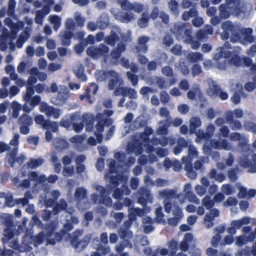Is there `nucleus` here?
I'll return each mask as SVG.
<instances>
[{"label":"nucleus","mask_w":256,"mask_h":256,"mask_svg":"<svg viewBox=\"0 0 256 256\" xmlns=\"http://www.w3.org/2000/svg\"><path fill=\"white\" fill-rule=\"evenodd\" d=\"M95 76L97 80L102 81L106 78L109 79L108 86L110 90L117 88V84L120 88L122 80L120 76L114 71L104 72L102 70H97L95 73Z\"/></svg>","instance_id":"6"},{"label":"nucleus","mask_w":256,"mask_h":256,"mask_svg":"<svg viewBox=\"0 0 256 256\" xmlns=\"http://www.w3.org/2000/svg\"><path fill=\"white\" fill-rule=\"evenodd\" d=\"M52 161L54 168V170L56 172H60L61 170V164L58 162V160L57 156L53 155L52 156Z\"/></svg>","instance_id":"61"},{"label":"nucleus","mask_w":256,"mask_h":256,"mask_svg":"<svg viewBox=\"0 0 256 256\" xmlns=\"http://www.w3.org/2000/svg\"><path fill=\"white\" fill-rule=\"evenodd\" d=\"M186 200H188V202H193L196 204H198L200 203L199 199L192 192H186L184 194V200H180V204H183L186 203Z\"/></svg>","instance_id":"30"},{"label":"nucleus","mask_w":256,"mask_h":256,"mask_svg":"<svg viewBox=\"0 0 256 256\" xmlns=\"http://www.w3.org/2000/svg\"><path fill=\"white\" fill-rule=\"evenodd\" d=\"M60 36L62 37V44L65 45L70 44V39L72 38V34L69 31L62 32Z\"/></svg>","instance_id":"55"},{"label":"nucleus","mask_w":256,"mask_h":256,"mask_svg":"<svg viewBox=\"0 0 256 256\" xmlns=\"http://www.w3.org/2000/svg\"><path fill=\"white\" fill-rule=\"evenodd\" d=\"M230 138L233 140H240L239 144L247 148L246 144L248 142L247 138L244 136H242L238 133L234 132L231 134Z\"/></svg>","instance_id":"37"},{"label":"nucleus","mask_w":256,"mask_h":256,"mask_svg":"<svg viewBox=\"0 0 256 256\" xmlns=\"http://www.w3.org/2000/svg\"><path fill=\"white\" fill-rule=\"evenodd\" d=\"M75 198L78 201V207L79 209L84 210L88 208L89 204L86 198V192L84 188H80L76 190Z\"/></svg>","instance_id":"14"},{"label":"nucleus","mask_w":256,"mask_h":256,"mask_svg":"<svg viewBox=\"0 0 256 256\" xmlns=\"http://www.w3.org/2000/svg\"><path fill=\"white\" fill-rule=\"evenodd\" d=\"M178 242L175 240H172L168 244V248H163L158 249L156 252H153L150 256H156L158 252L162 256H174V254L177 250Z\"/></svg>","instance_id":"13"},{"label":"nucleus","mask_w":256,"mask_h":256,"mask_svg":"<svg viewBox=\"0 0 256 256\" xmlns=\"http://www.w3.org/2000/svg\"><path fill=\"white\" fill-rule=\"evenodd\" d=\"M73 212V210L70 208L68 212H65L64 213L66 214V221L67 222L64 224V228L67 230H70L72 228V224H76L78 223V220L76 217L72 216V213Z\"/></svg>","instance_id":"20"},{"label":"nucleus","mask_w":256,"mask_h":256,"mask_svg":"<svg viewBox=\"0 0 256 256\" xmlns=\"http://www.w3.org/2000/svg\"><path fill=\"white\" fill-rule=\"evenodd\" d=\"M208 82L209 84V88L207 91L208 94L210 97L214 98L218 95L220 88L212 80H208Z\"/></svg>","instance_id":"28"},{"label":"nucleus","mask_w":256,"mask_h":256,"mask_svg":"<svg viewBox=\"0 0 256 256\" xmlns=\"http://www.w3.org/2000/svg\"><path fill=\"white\" fill-rule=\"evenodd\" d=\"M174 217L168 220L169 224L176 226L179 222L180 219L183 217L182 210L180 208H176L173 212Z\"/></svg>","instance_id":"25"},{"label":"nucleus","mask_w":256,"mask_h":256,"mask_svg":"<svg viewBox=\"0 0 256 256\" xmlns=\"http://www.w3.org/2000/svg\"><path fill=\"white\" fill-rule=\"evenodd\" d=\"M116 157L117 158L120 159L119 162H123L126 158L128 159V162H124V164H126L127 166H130L132 164H133L135 162V160L133 158H130V156H127L124 154H116Z\"/></svg>","instance_id":"43"},{"label":"nucleus","mask_w":256,"mask_h":256,"mask_svg":"<svg viewBox=\"0 0 256 256\" xmlns=\"http://www.w3.org/2000/svg\"><path fill=\"white\" fill-rule=\"evenodd\" d=\"M240 7V0H226V3L220 6V14L223 18H228L230 13L238 15Z\"/></svg>","instance_id":"9"},{"label":"nucleus","mask_w":256,"mask_h":256,"mask_svg":"<svg viewBox=\"0 0 256 256\" xmlns=\"http://www.w3.org/2000/svg\"><path fill=\"white\" fill-rule=\"evenodd\" d=\"M149 40V38L145 36L140 38L138 46L136 48L138 52L144 53L147 52L148 49L146 44Z\"/></svg>","instance_id":"31"},{"label":"nucleus","mask_w":256,"mask_h":256,"mask_svg":"<svg viewBox=\"0 0 256 256\" xmlns=\"http://www.w3.org/2000/svg\"><path fill=\"white\" fill-rule=\"evenodd\" d=\"M142 196L139 198V202L143 204L142 200H144L148 202H152V196L148 190H141Z\"/></svg>","instance_id":"44"},{"label":"nucleus","mask_w":256,"mask_h":256,"mask_svg":"<svg viewBox=\"0 0 256 256\" xmlns=\"http://www.w3.org/2000/svg\"><path fill=\"white\" fill-rule=\"evenodd\" d=\"M12 108L13 110L12 116L13 118H16L18 116L19 112L21 110L22 108V106L18 102L14 101L12 104Z\"/></svg>","instance_id":"52"},{"label":"nucleus","mask_w":256,"mask_h":256,"mask_svg":"<svg viewBox=\"0 0 256 256\" xmlns=\"http://www.w3.org/2000/svg\"><path fill=\"white\" fill-rule=\"evenodd\" d=\"M170 195L171 192L168 190L160 192L158 193L160 198H166L164 200V210L167 212H169L170 210H172V212H174V210H175L176 208H179L178 207L176 206L174 204H172V202L174 203L175 202L174 200L171 198L170 202L169 201L168 199L170 198Z\"/></svg>","instance_id":"15"},{"label":"nucleus","mask_w":256,"mask_h":256,"mask_svg":"<svg viewBox=\"0 0 256 256\" xmlns=\"http://www.w3.org/2000/svg\"><path fill=\"white\" fill-rule=\"evenodd\" d=\"M109 51L108 48L103 44H99L98 46H90L86 50L88 54L94 58H105Z\"/></svg>","instance_id":"11"},{"label":"nucleus","mask_w":256,"mask_h":256,"mask_svg":"<svg viewBox=\"0 0 256 256\" xmlns=\"http://www.w3.org/2000/svg\"><path fill=\"white\" fill-rule=\"evenodd\" d=\"M30 36V34L28 31L24 30L22 32L18 40V46L20 48L22 44L27 40Z\"/></svg>","instance_id":"54"},{"label":"nucleus","mask_w":256,"mask_h":256,"mask_svg":"<svg viewBox=\"0 0 256 256\" xmlns=\"http://www.w3.org/2000/svg\"><path fill=\"white\" fill-rule=\"evenodd\" d=\"M82 122L86 125V130L90 132L92 128L93 117L90 114H85L82 116Z\"/></svg>","instance_id":"35"},{"label":"nucleus","mask_w":256,"mask_h":256,"mask_svg":"<svg viewBox=\"0 0 256 256\" xmlns=\"http://www.w3.org/2000/svg\"><path fill=\"white\" fill-rule=\"evenodd\" d=\"M119 40V38L114 32H112L110 35L107 37L105 40L110 45H114L115 42Z\"/></svg>","instance_id":"64"},{"label":"nucleus","mask_w":256,"mask_h":256,"mask_svg":"<svg viewBox=\"0 0 256 256\" xmlns=\"http://www.w3.org/2000/svg\"><path fill=\"white\" fill-rule=\"evenodd\" d=\"M74 70L78 78L82 82L86 80V76L84 74V67L81 64L76 66L74 68Z\"/></svg>","instance_id":"36"},{"label":"nucleus","mask_w":256,"mask_h":256,"mask_svg":"<svg viewBox=\"0 0 256 256\" xmlns=\"http://www.w3.org/2000/svg\"><path fill=\"white\" fill-rule=\"evenodd\" d=\"M118 88H115V94L118 95L120 94H122L124 96H128L130 98H136V92L135 91L134 89L129 88H124L122 86V84L120 86V88L117 84Z\"/></svg>","instance_id":"18"},{"label":"nucleus","mask_w":256,"mask_h":256,"mask_svg":"<svg viewBox=\"0 0 256 256\" xmlns=\"http://www.w3.org/2000/svg\"><path fill=\"white\" fill-rule=\"evenodd\" d=\"M53 144L55 147L61 148H65L68 146V142L61 138L55 139Z\"/></svg>","instance_id":"62"},{"label":"nucleus","mask_w":256,"mask_h":256,"mask_svg":"<svg viewBox=\"0 0 256 256\" xmlns=\"http://www.w3.org/2000/svg\"><path fill=\"white\" fill-rule=\"evenodd\" d=\"M98 90V86H97L94 84L92 83L90 86L89 88H87L86 90V94L84 95H81L80 96V98L82 100H83L84 98H86L88 100V102L90 104H92V102L90 99V94L89 93L90 91H92L93 94H96Z\"/></svg>","instance_id":"38"},{"label":"nucleus","mask_w":256,"mask_h":256,"mask_svg":"<svg viewBox=\"0 0 256 256\" xmlns=\"http://www.w3.org/2000/svg\"><path fill=\"white\" fill-rule=\"evenodd\" d=\"M62 114L61 110L58 108H54L52 106L47 112L46 116L52 117L54 118H58Z\"/></svg>","instance_id":"49"},{"label":"nucleus","mask_w":256,"mask_h":256,"mask_svg":"<svg viewBox=\"0 0 256 256\" xmlns=\"http://www.w3.org/2000/svg\"><path fill=\"white\" fill-rule=\"evenodd\" d=\"M210 144L212 147L215 148H222L226 150H229L230 148V146L224 140L221 142H218L216 140H213L211 142Z\"/></svg>","instance_id":"40"},{"label":"nucleus","mask_w":256,"mask_h":256,"mask_svg":"<svg viewBox=\"0 0 256 256\" xmlns=\"http://www.w3.org/2000/svg\"><path fill=\"white\" fill-rule=\"evenodd\" d=\"M210 176L212 178H214L216 180L221 182L224 179V176L221 173H218L215 170H212L210 172Z\"/></svg>","instance_id":"60"},{"label":"nucleus","mask_w":256,"mask_h":256,"mask_svg":"<svg viewBox=\"0 0 256 256\" xmlns=\"http://www.w3.org/2000/svg\"><path fill=\"white\" fill-rule=\"evenodd\" d=\"M250 218L248 217H244L240 220H233L232 226H235L237 229L240 228L242 226L248 224L250 222Z\"/></svg>","instance_id":"42"},{"label":"nucleus","mask_w":256,"mask_h":256,"mask_svg":"<svg viewBox=\"0 0 256 256\" xmlns=\"http://www.w3.org/2000/svg\"><path fill=\"white\" fill-rule=\"evenodd\" d=\"M98 190L100 192V199H98V196L97 194L92 195L93 199L94 202H100L103 203L106 206H108L111 204V199L110 198H106L105 200L104 198L106 194H104L106 193L105 190L102 186H98Z\"/></svg>","instance_id":"22"},{"label":"nucleus","mask_w":256,"mask_h":256,"mask_svg":"<svg viewBox=\"0 0 256 256\" xmlns=\"http://www.w3.org/2000/svg\"><path fill=\"white\" fill-rule=\"evenodd\" d=\"M46 126H44V128L47 130H52L53 132H56L58 130V124L56 122L48 121Z\"/></svg>","instance_id":"57"},{"label":"nucleus","mask_w":256,"mask_h":256,"mask_svg":"<svg viewBox=\"0 0 256 256\" xmlns=\"http://www.w3.org/2000/svg\"><path fill=\"white\" fill-rule=\"evenodd\" d=\"M174 33L179 40H183L186 43L191 42V47L193 49H197L200 46L198 41L192 40L190 36V32L188 30H184L182 28H175Z\"/></svg>","instance_id":"10"},{"label":"nucleus","mask_w":256,"mask_h":256,"mask_svg":"<svg viewBox=\"0 0 256 256\" xmlns=\"http://www.w3.org/2000/svg\"><path fill=\"white\" fill-rule=\"evenodd\" d=\"M146 122L143 116H140L136 118L134 122L130 125L131 128L134 130V128H137L146 125Z\"/></svg>","instance_id":"51"},{"label":"nucleus","mask_w":256,"mask_h":256,"mask_svg":"<svg viewBox=\"0 0 256 256\" xmlns=\"http://www.w3.org/2000/svg\"><path fill=\"white\" fill-rule=\"evenodd\" d=\"M125 50V48L123 44H118L116 48L112 52L111 54V56L112 58L114 59V62H115V60L120 58L121 53L124 52Z\"/></svg>","instance_id":"41"},{"label":"nucleus","mask_w":256,"mask_h":256,"mask_svg":"<svg viewBox=\"0 0 256 256\" xmlns=\"http://www.w3.org/2000/svg\"><path fill=\"white\" fill-rule=\"evenodd\" d=\"M158 16H160V18H163L162 16H164V18L165 19L164 22L166 23L167 22L168 16L162 12H159L158 9L156 8H154L151 12L150 17L152 19H154Z\"/></svg>","instance_id":"50"},{"label":"nucleus","mask_w":256,"mask_h":256,"mask_svg":"<svg viewBox=\"0 0 256 256\" xmlns=\"http://www.w3.org/2000/svg\"><path fill=\"white\" fill-rule=\"evenodd\" d=\"M242 116L243 112L240 109H236L234 111H228L226 114L227 121L232 120L234 117L237 118H240Z\"/></svg>","instance_id":"34"},{"label":"nucleus","mask_w":256,"mask_h":256,"mask_svg":"<svg viewBox=\"0 0 256 256\" xmlns=\"http://www.w3.org/2000/svg\"><path fill=\"white\" fill-rule=\"evenodd\" d=\"M144 214L143 210L137 208H132L130 210L129 214L130 220L133 221L135 220V215L142 216Z\"/></svg>","instance_id":"48"},{"label":"nucleus","mask_w":256,"mask_h":256,"mask_svg":"<svg viewBox=\"0 0 256 256\" xmlns=\"http://www.w3.org/2000/svg\"><path fill=\"white\" fill-rule=\"evenodd\" d=\"M231 88L235 92L231 98V100L234 104H238L240 102V98L236 92L238 91L241 92V90H242V86L237 82H234L232 83Z\"/></svg>","instance_id":"23"},{"label":"nucleus","mask_w":256,"mask_h":256,"mask_svg":"<svg viewBox=\"0 0 256 256\" xmlns=\"http://www.w3.org/2000/svg\"><path fill=\"white\" fill-rule=\"evenodd\" d=\"M193 240V236L191 234H186L184 236L183 240L181 242L180 244V250L184 251L188 250L189 246L192 244Z\"/></svg>","instance_id":"27"},{"label":"nucleus","mask_w":256,"mask_h":256,"mask_svg":"<svg viewBox=\"0 0 256 256\" xmlns=\"http://www.w3.org/2000/svg\"><path fill=\"white\" fill-rule=\"evenodd\" d=\"M152 134V130L150 128H146L144 132L141 134L140 140H136L135 146H133V144L130 142L128 144V150L130 152H133L136 155H138L142 152L143 150L148 153L153 152L150 142L146 143L148 136Z\"/></svg>","instance_id":"4"},{"label":"nucleus","mask_w":256,"mask_h":256,"mask_svg":"<svg viewBox=\"0 0 256 256\" xmlns=\"http://www.w3.org/2000/svg\"><path fill=\"white\" fill-rule=\"evenodd\" d=\"M254 164L250 162L247 158H242L240 164L245 168H248V172H256V154L253 156Z\"/></svg>","instance_id":"24"},{"label":"nucleus","mask_w":256,"mask_h":256,"mask_svg":"<svg viewBox=\"0 0 256 256\" xmlns=\"http://www.w3.org/2000/svg\"><path fill=\"white\" fill-rule=\"evenodd\" d=\"M198 156L197 152L194 147L189 146L188 147V155L186 158L188 162L191 161L192 159L196 158Z\"/></svg>","instance_id":"58"},{"label":"nucleus","mask_w":256,"mask_h":256,"mask_svg":"<svg viewBox=\"0 0 256 256\" xmlns=\"http://www.w3.org/2000/svg\"><path fill=\"white\" fill-rule=\"evenodd\" d=\"M193 88L194 90V92L190 90L188 92L187 96L188 98L192 100H197L198 99L200 100H202V94L198 86H196Z\"/></svg>","instance_id":"32"},{"label":"nucleus","mask_w":256,"mask_h":256,"mask_svg":"<svg viewBox=\"0 0 256 256\" xmlns=\"http://www.w3.org/2000/svg\"><path fill=\"white\" fill-rule=\"evenodd\" d=\"M48 20L54 26V30L57 31L61 26V18L56 15H50L48 16Z\"/></svg>","instance_id":"39"},{"label":"nucleus","mask_w":256,"mask_h":256,"mask_svg":"<svg viewBox=\"0 0 256 256\" xmlns=\"http://www.w3.org/2000/svg\"><path fill=\"white\" fill-rule=\"evenodd\" d=\"M44 2L46 4L44 6L42 10L36 12L35 22L36 23L42 24V19L46 15L48 14L50 12V6L54 4V0H43Z\"/></svg>","instance_id":"16"},{"label":"nucleus","mask_w":256,"mask_h":256,"mask_svg":"<svg viewBox=\"0 0 256 256\" xmlns=\"http://www.w3.org/2000/svg\"><path fill=\"white\" fill-rule=\"evenodd\" d=\"M219 212L216 209H212L207 212L204 217V222L206 228H209L214 226L213 220L214 218L218 216Z\"/></svg>","instance_id":"19"},{"label":"nucleus","mask_w":256,"mask_h":256,"mask_svg":"<svg viewBox=\"0 0 256 256\" xmlns=\"http://www.w3.org/2000/svg\"><path fill=\"white\" fill-rule=\"evenodd\" d=\"M187 60L190 62L202 60V54L200 52H189L186 56Z\"/></svg>","instance_id":"45"},{"label":"nucleus","mask_w":256,"mask_h":256,"mask_svg":"<svg viewBox=\"0 0 256 256\" xmlns=\"http://www.w3.org/2000/svg\"><path fill=\"white\" fill-rule=\"evenodd\" d=\"M25 238L26 240L30 238L31 243L34 244L35 246H37L44 241H46L48 244H54L56 242L61 240L62 236L50 232H48L46 234L43 232L40 233L34 237H32L30 235L28 234L25 236Z\"/></svg>","instance_id":"7"},{"label":"nucleus","mask_w":256,"mask_h":256,"mask_svg":"<svg viewBox=\"0 0 256 256\" xmlns=\"http://www.w3.org/2000/svg\"><path fill=\"white\" fill-rule=\"evenodd\" d=\"M222 26L224 30L222 38L224 40L227 39L231 34L230 39L233 42H238L246 44L252 41L253 30L251 28H242L239 24H232L229 21L223 22Z\"/></svg>","instance_id":"1"},{"label":"nucleus","mask_w":256,"mask_h":256,"mask_svg":"<svg viewBox=\"0 0 256 256\" xmlns=\"http://www.w3.org/2000/svg\"><path fill=\"white\" fill-rule=\"evenodd\" d=\"M228 46V44L226 43L224 46V48H220V50H222L220 54L218 53L216 54L214 57V59L218 60L220 58V57H221L222 58V57H224V60H222L220 62H224V63H226V62L230 61L232 63L234 64L236 66H239L240 64L241 60L240 58L235 54H232V56H230V58L228 59V60H226V58H228L230 56V52H227L225 50V48L227 47Z\"/></svg>","instance_id":"12"},{"label":"nucleus","mask_w":256,"mask_h":256,"mask_svg":"<svg viewBox=\"0 0 256 256\" xmlns=\"http://www.w3.org/2000/svg\"><path fill=\"white\" fill-rule=\"evenodd\" d=\"M202 124V122L200 118L198 117L192 118L190 120V130L192 133H196V129L200 127Z\"/></svg>","instance_id":"33"},{"label":"nucleus","mask_w":256,"mask_h":256,"mask_svg":"<svg viewBox=\"0 0 256 256\" xmlns=\"http://www.w3.org/2000/svg\"><path fill=\"white\" fill-rule=\"evenodd\" d=\"M12 182L14 184L17 185L18 186L24 188H28L30 185L29 180H24L21 181L18 178H14L12 179Z\"/></svg>","instance_id":"46"},{"label":"nucleus","mask_w":256,"mask_h":256,"mask_svg":"<svg viewBox=\"0 0 256 256\" xmlns=\"http://www.w3.org/2000/svg\"><path fill=\"white\" fill-rule=\"evenodd\" d=\"M113 114L112 111L110 110H107L104 111V114H98L96 118L98 120V122L96 126V127L94 130L95 135L96 136V140L90 137L88 139V143L92 146H95L96 142H100L102 140V136L101 134V132L104 130V124L105 123L108 126L112 124V122L110 118H106L105 116H110Z\"/></svg>","instance_id":"3"},{"label":"nucleus","mask_w":256,"mask_h":256,"mask_svg":"<svg viewBox=\"0 0 256 256\" xmlns=\"http://www.w3.org/2000/svg\"><path fill=\"white\" fill-rule=\"evenodd\" d=\"M214 127L213 125H210L206 128V132L204 134L198 130L196 133L197 138L196 141L198 143H200L202 140H206L209 138L214 133Z\"/></svg>","instance_id":"21"},{"label":"nucleus","mask_w":256,"mask_h":256,"mask_svg":"<svg viewBox=\"0 0 256 256\" xmlns=\"http://www.w3.org/2000/svg\"><path fill=\"white\" fill-rule=\"evenodd\" d=\"M28 179L31 180L41 182H45L46 180V178L44 175L39 176L36 173L32 172L28 175Z\"/></svg>","instance_id":"47"},{"label":"nucleus","mask_w":256,"mask_h":256,"mask_svg":"<svg viewBox=\"0 0 256 256\" xmlns=\"http://www.w3.org/2000/svg\"><path fill=\"white\" fill-rule=\"evenodd\" d=\"M20 135L18 134H14V138L10 140V144L15 148L6 156V160L11 166H16V164L18 165L22 164L26 160V157L24 155H20L16 157V154L18 152V146L19 144Z\"/></svg>","instance_id":"8"},{"label":"nucleus","mask_w":256,"mask_h":256,"mask_svg":"<svg viewBox=\"0 0 256 256\" xmlns=\"http://www.w3.org/2000/svg\"><path fill=\"white\" fill-rule=\"evenodd\" d=\"M100 21H97L96 23L94 22H90L88 24V28L90 30H94L96 28H104L108 24V18L106 16H104V22L100 24Z\"/></svg>","instance_id":"29"},{"label":"nucleus","mask_w":256,"mask_h":256,"mask_svg":"<svg viewBox=\"0 0 256 256\" xmlns=\"http://www.w3.org/2000/svg\"><path fill=\"white\" fill-rule=\"evenodd\" d=\"M74 168L72 166H64L62 174L65 176H70L74 174Z\"/></svg>","instance_id":"56"},{"label":"nucleus","mask_w":256,"mask_h":256,"mask_svg":"<svg viewBox=\"0 0 256 256\" xmlns=\"http://www.w3.org/2000/svg\"><path fill=\"white\" fill-rule=\"evenodd\" d=\"M60 196V192L58 190H53L50 192H46L45 198L46 200L43 198L42 196H40V202L46 204V206L48 208L52 207L54 200H56Z\"/></svg>","instance_id":"17"},{"label":"nucleus","mask_w":256,"mask_h":256,"mask_svg":"<svg viewBox=\"0 0 256 256\" xmlns=\"http://www.w3.org/2000/svg\"><path fill=\"white\" fill-rule=\"evenodd\" d=\"M197 14V11L195 8L190 10L188 12H185L183 13L182 18L184 20H188L190 17L195 16Z\"/></svg>","instance_id":"59"},{"label":"nucleus","mask_w":256,"mask_h":256,"mask_svg":"<svg viewBox=\"0 0 256 256\" xmlns=\"http://www.w3.org/2000/svg\"><path fill=\"white\" fill-rule=\"evenodd\" d=\"M20 121L23 124L27 126H31L33 124L32 118L26 114H24L20 118Z\"/></svg>","instance_id":"63"},{"label":"nucleus","mask_w":256,"mask_h":256,"mask_svg":"<svg viewBox=\"0 0 256 256\" xmlns=\"http://www.w3.org/2000/svg\"><path fill=\"white\" fill-rule=\"evenodd\" d=\"M118 3L120 4L121 7L128 12L124 16L118 15V10L112 8L111 12L115 16L116 18L122 22L127 23L136 18L135 13L139 14L143 10V6L140 4H130L127 0H118Z\"/></svg>","instance_id":"2"},{"label":"nucleus","mask_w":256,"mask_h":256,"mask_svg":"<svg viewBox=\"0 0 256 256\" xmlns=\"http://www.w3.org/2000/svg\"><path fill=\"white\" fill-rule=\"evenodd\" d=\"M32 198V196L30 195V192H28L25 194L24 198L17 200L16 202L18 204H22V206H24L28 203V200ZM5 202L6 204L10 207L14 206L15 204V202L12 200H6Z\"/></svg>","instance_id":"26"},{"label":"nucleus","mask_w":256,"mask_h":256,"mask_svg":"<svg viewBox=\"0 0 256 256\" xmlns=\"http://www.w3.org/2000/svg\"><path fill=\"white\" fill-rule=\"evenodd\" d=\"M48 92H58L56 97H53L51 99V102L54 104L61 106L64 104L70 96V92L66 86L60 85L58 86L56 83H52L50 88H47Z\"/></svg>","instance_id":"5"},{"label":"nucleus","mask_w":256,"mask_h":256,"mask_svg":"<svg viewBox=\"0 0 256 256\" xmlns=\"http://www.w3.org/2000/svg\"><path fill=\"white\" fill-rule=\"evenodd\" d=\"M168 126V124L166 121H162L160 122L158 129V132L160 134H166L167 133V128Z\"/></svg>","instance_id":"53"}]
</instances>
